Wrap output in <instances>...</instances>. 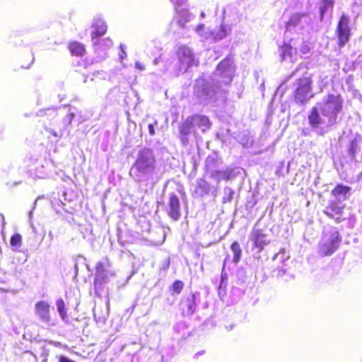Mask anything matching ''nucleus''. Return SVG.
<instances>
[{"label":"nucleus","instance_id":"nucleus-1","mask_svg":"<svg viewBox=\"0 0 362 362\" xmlns=\"http://www.w3.org/2000/svg\"><path fill=\"white\" fill-rule=\"evenodd\" d=\"M235 72L230 57L221 61L207 79L200 77L195 81L194 95L199 104L206 105L224 101L226 88L230 84Z\"/></svg>","mask_w":362,"mask_h":362},{"label":"nucleus","instance_id":"nucleus-2","mask_svg":"<svg viewBox=\"0 0 362 362\" xmlns=\"http://www.w3.org/2000/svg\"><path fill=\"white\" fill-rule=\"evenodd\" d=\"M344 100L341 95L329 94L311 108L308 115L309 126L313 132L323 136L341 120Z\"/></svg>","mask_w":362,"mask_h":362},{"label":"nucleus","instance_id":"nucleus-3","mask_svg":"<svg viewBox=\"0 0 362 362\" xmlns=\"http://www.w3.org/2000/svg\"><path fill=\"white\" fill-rule=\"evenodd\" d=\"M129 175L136 182L146 185L157 183L162 178L163 172L156 165L152 150L144 148L139 151L129 170Z\"/></svg>","mask_w":362,"mask_h":362},{"label":"nucleus","instance_id":"nucleus-4","mask_svg":"<svg viewBox=\"0 0 362 362\" xmlns=\"http://www.w3.org/2000/svg\"><path fill=\"white\" fill-rule=\"evenodd\" d=\"M313 31V22L311 16L306 13H295L292 14L285 23L284 39L293 42H304L308 40Z\"/></svg>","mask_w":362,"mask_h":362},{"label":"nucleus","instance_id":"nucleus-5","mask_svg":"<svg viewBox=\"0 0 362 362\" xmlns=\"http://www.w3.org/2000/svg\"><path fill=\"white\" fill-rule=\"evenodd\" d=\"M211 127L209 119L205 115H194L189 116L179 125V138L183 146L189 144V137L190 135L196 134V129H201L204 132Z\"/></svg>","mask_w":362,"mask_h":362},{"label":"nucleus","instance_id":"nucleus-6","mask_svg":"<svg viewBox=\"0 0 362 362\" xmlns=\"http://www.w3.org/2000/svg\"><path fill=\"white\" fill-rule=\"evenodd\" d=\"M313 94L312 93V80L309 76H303L293 83V97L297 103L308 102Z\"/></svg>","mask_w":362,"mask_h":362},{"label":"nucleus","instance_id":"nucleus-7","mask_svg":"<svg viewBox=\"0 0 362 362\" xmlns=\"http://www.w3.org/2000/svg\"><path fill=\"white\" fill-rule=\"evenodd\" d=\"M177 62L173 72L175 76L181 73H185L195 62V57L192 49L186 46H181L177 51Z\"/></svg>","mask_w":362,"mask_h":362},{"label":"nucleus","instance_id":"nucleus-8","mask_svg":"<svg viewBox=\"0 0 362 362\" xmlns=\"http://www.w3.org/2000/svg\"><path fill=\"white\" fill-rule=\"evenodd\" d=\"M351 19L350 17L343 13L340 16L335 34L338 40V45L339 47H343L350 40L351 38Z\"/></svg>","mask_w":362,"mask_h":362},{"label":"nucleus","instance_id":"nucleus-9","mask_svg":"<svg viewBox=\"0 0 362 362\" xmlns=\"http://www.w3.org/2000/svg\"><path fill=\"white\" fill-rule=\"evenodd\" d=\"M341 241L339 233L336 229L332 230L328 235L324 236L320 245V252L327 256L333 254L339 247Z\"/></svg>","mask_w":362,"mask_h":362},{"label":"nucleus","instance_id":"nucleus-10","mask_svg":"<svg viewBox=\"0 0 362 362\" xmlns=\"http://www.w3.org/2000/svg\"><path fill=\"white\" fill-rule=\"evenodd\" d=\"M107 261H100L96 264V271L95 274L94 286L95 289L100 288L103 284H106L113 276V273L108 269Z\"/></svg>","mask_w":362,"mask_h":362},{"label":"nucleus","instance_id":"nucleus-11","mask_svg":"<svg viewBox=\"0 0 362 362\" xmlns=\"http://www.w3.org/2000/svg\"><path fill=\"white\" fill-rule=\"evenodd\" d=\"M249 239L252 243L254 247L257 249L259 253L271 242L268 235L262 229L256 227L252 230Z\"/></svg>","mask_w":362,"mask_h":362},{"label":"nucleus","instance_id":"nucleus-12","mask_svg":"<svg viewBox=\"0 0 362 362\" xmlns=\"http://www.w3.org/2000/svg\"><path fill=\"white\" fill-rule=\"evenodd\" d=\"M204 25L203 23L199 24L196 28V33L204 37V39H209L212 37L214 41H218L226 37L228 34L231 31V28L226 25H221L217 32L208 33L204 32Z\"/></svg>","mask_w":362,"mask_h":362},{"label":"nucleus","instance_id":"nucleus-13","mask_svg":"<svg viewBox=\"0 0 362 362\" xmlns=\"http://www.w3.org/2000/svg\"><path fill=\"white\" fill-rule=\"evenodd\" d=\"M166 211L168 216L175 221H177L181 216L180 202L179 197L175 193L169 194Z\"/></svg>","mask_w":362,"mask_h":362},{"label":"nucleus","instance_id":"nucleus-14","mask_svg":"<svg viewBox=\"0 0 362 362\" xmlns=\"http://www.w3.org/2000/svg\"><path fill=\"white\" fill-rule=\"evenodd\" d=\"M93 31L91 32V40L93 45L95 47L98 43V39L103 35L107 31V25L100 17L94 18L92 23Z\"/></svg>","mask_w":362,"mask_h":362},{"label":"nucleus","instance_id":"nucleus-15","mask_svg":"<svg viewBox=\"0 0 362 362\" xmlns=\"http://www.w3.org/2000/svg\"><path fill=\"white\" fill-rule=\"evenodd\" d=\"M197 295L190 293L184 297L180 302V309L183 315H192L196 310Z\"/></svg>","mask_w":362,"mask_h":362},{"label":"nucleus","instance_id":"nucleus-16","mask_svg":"<svg viewBox=\"0 0 362 362\" xmlns=\"http://www.w3.org/2000/svg\"><path fill=\"white\" fill-rule=\"evenodd\" d=\"M236 176L235 169L227 168L225 170L217 169L209 177L217 182H220L222 180H228Z\"/></svg>","mask_w":362,"mask_h":362},{"label":"nucleus","instance_id":"nucleus-17","mask_svg":"<svg viewBox=\"0 0 362 362\" xmlns=\"http://www.w3.org/2000/svg\"><path fill=\"white\" fill-rule=\"evenodd\" d=\"M297 49V43L294 45L293 42H291L284 40V43L282 46L279 47V52L281 60H286L291 58L293 53H296Z\"/></svg>","mask_w":362,"mask_h":362},{"label":"nucleus","instance_id":"nucleus-18","mask_svg":"<svg viewBox=\"0 0 362 362\" xmlns=\"http://www.w3.org/2000/svg\"><path fill=\"white\" fill-rule=\"evenodd\" d=\"M349 141L348 152L349 156L354 158L360 148V144L362 142V136L358 134H351Z\"/></svg>","mask_w":362,"mask_h":362},{"label":"nucleus","instance_id":"nucleus-19","mask_svg":"<svg viewBox=\"0 0 362 362\" xmlns=\"http://www.w3.org/2000/svg\"><path fill=\"white\" fill-rule=\"evenodd\" d=\"M222 162L216 156H209L205 160V169L207 173L212 174L220 168Z\"/></svg>","mask_w":362,"mask_h":362},{"label":"nucleus","instance_id":"nucleus-20","mask_svg":"<svg viewBox=\"0 0 362 362\" xmlns=\"http://www.w3.org/2000/svg\"><path fill=\"white\" fill-rule=\"evenodd\" d=\"M211 192V186L209 183L204 179L199 178L197 180V187L195 194L197 196L202 197L207 195Z\"/></svg>","mask_w":362,"mask_h":362},{"label":"nucleus","instance_id":"nucleus-21","mask_svg":"<svg viewBox=\"0 0 362 362\" xmlns=\"http://www.w3.org/2000/svg\"><path fill=\"white\" fill-rule=\"evenodd\" d=\"M351 188L344 185H338L332 190L334 194L339 202L344 201L350 195Z\"/></svg>","mask_w":362,"mask_h":362},{"label":"nucleus","instance_id":"nucleus-22","mask_svg":"<svg viewBox=\"0 0 362 362\" xmlns=\"http://www.w3.org/2000/svg\"><path fill=\"white\" fill-rule=\"evenodd\" d=\"M342 210L343 206L341 202H332L325 212L328 216L333 218L334 215L340 214Z\"/></svg>","mask_w":362,"mask_h":362},{"label":"nucleus","instance_id":"nucleus-23","mask_svg":"<svg viewBox=\"0 0 362 362\" xmlns=\"http://www.w3.org/2000/svg\"><path fill=\"white\" fill-rule=\"evenodd\" d=\"M56 307L62 320L64 322L68 320L67 308L62 298H59L56 301Z\"/></svg>","mask_w":362,"mask_h":362},{"label":"nucleus","instance_id":"nucleus-24","mask_svg":"<svg viewBox=\"0 0 362 362\" xmlns=\"http://www.w3.org/2000/svg\"><path fill=\"white\" fill-rule=\"evenodd\" d=\"M69 50L71 53L76 56H82L85 52V47L83 44L78 42H73L69 45Z\"/></svg>","mask_w":362,"mask_h":362},{"label":"nucleus","instance_id":"nucleus-25","mask_svg":"<svg viewBox=\"0 0 362 362\" xmlns=\"http://www.w3.org/2000/svg\"><path fill=\"white\" fill-rule=\"evenodd\" d=\"M333 0H322L320 4V20L322 21L328 9L332 8Z\"/></svg>","mask_w":362,"mask_h":362},{"label":"nucleus","instance_id":"nucleus-26","mask_svg":"<svg viewBox=\"0 0 362 362\" xmlns=\"http://www.w3.org/2000/svg\"><path fill=\"white\" fill-rule=\"evenodd\" d=\"M231 251L233 253V262L238 264L241 259L242 249L238 242H233L230 245Z\"/></svg>","mask_w":362,"mask_h":362},{"label":"nucleus","instance_id":"nucleus-27","mask_svg":"<svg viewBox=\"0 0 362 362\" xmlns=\"http://www.w3.org/2000/svg\"><path fill=\"white\" fill-rule=\"evenodd\" d=\"M179 20L177 21L176 23L181 28H184L186 23L191 21L192 16L188 11L182 10L178 14Z\"/></svg>","mask_w":362,"mask_h":362},{"label":"nucleus","instance_id":"nucleus-28","mask_svg":"<svg viewBox=\"0 0 362 362\" xmlns=\"http://www.w3.org/2000/svg\"><path fill=\"white\" fill-rule=\"evenodd\" d=\"M10 245L14 251H18L22 246V236L19 233H14L10 238Z\"/></svg>","mask_w":362,"mask_h":362},{"label":"nucleus","instance_id":"nucleus-29","mask_svg":"<svg viewBox=\"0 0 362 362\" xmlns=\"http://www.w3.org/2000/svg\"><path fill=\"white\" fill-rule=\"evenodd\" d=\"M234 195V191L228 187H226L223 189V196L222 198L223 203L230 202Z\"/></svg>","mask_w":362,"mask_h":362},{"label":"nucleus","instance_id":"nucleus-30","mask_svg":"<svg viewBox=\"0 0 362 362\" xmlns=\"http://www.w3.org/2000/svg\"><path fill=\"white\" fill-rule=\"evenodd\" d=\"M182 288H183V283L180 280L175 281L171 287L172 291L176 294L180 293Z\"/></svg>","mask_w":362,"mask_h":362},{"label":"nucleus","instance_id":"nucleus-31","mask_svg":"<svg viewBox=\"0 0 362 362\" xmlns=\"http://www.w3.org/2000/svg\"><path fill=\"white\" fill-rule=\"evenodd\" d=\"M36 313L42 315L45 310V303L43 301L38 302L35 305Z\"/></svg>","mask_w":362,"mask_h":362},{"label":"nucleus","instance_id":"nucleus-32","mask_svg":"<svg viewBox=\"0 0 362 362\" xmlns=\"http://www.w3.org/2000/svg\"><path fill=\"white\" fill-rule=\"evenodd\" d=\"M227 286L226 281H220L219 286H218V295L221 296V295L225 296L226 295V289Z\"/></svg>","mask_w":362,"mask_h":362},{"label":"nucleus","instance_id":"nucleus-33","mask_svg":"<svg viewBox=\"0 0 362 362\" xmlns=\"http://www.w3.org/2000/svg\"><path fill=\"white\" fill-rule=\"evenodd\" d=\"M75 117L74 113L69 112L66 115V116L64 118L63 122L64 125H69L71 123L72 119Z\"/></svg>","mask_w":362,"mask_h":362},{"label":"nucleus","instance_id":"nucleus-34","mask_svg":"<svg viewBox=\"0 0 362 362\" xmlns=\"http://www.w3.org/2000/svg\"><path fill=\"white\" fill-rule=\"evenodd\" d=\"M299 42L303 44L301 45V47H300V52H302V54H303L305 55L309 54V52H310V47H309V46L308 45H305V41L304 42H302L301 41H298L297 42V45Z\"/></svg>","mask_w":362,"mask_h":362},{"label":"nucleus","instance_id":"nucleus-35","mask_svg":"<svg viewBox=\"0 0 362 362\" xmlns=\"http://www.w3.org/2000/svg\"><path fill=\"white\" fill-rule=\"evenodd\" d=\"M112 40L109 38H106V39L103 40V41L101 42V43L99 45L103 47L104 49H105L107 48L110 47L112 46Z\"/></svg>","mask_w":362,"mask_h":362},{"label":"nucleus","instance_id":"nucleus-36","mask_svg":"<svg viewBox=\"0 0 362 362\" xmlns=\"http://www.w3.org/2000/svg\"><path fill=\"white\" fill-rule=\"evenodd\" d=\"M158 124V122L156 121H155L153 124H149L148 125V132L150 134V135L151 136H153L155 135V126H156Z\"/></svg>","mask_w":362,"mask_h":362},{"label":"nucleus","instance_id":"nucleus-37","mask_svg":"<svg viewBox=\"0 0 362 362\" xmlns=\"http://www.w3.org/2000/svg\"><path fill=\"white\" fill-rule=\"evenodd\" d=\"M286 272L285 269H277L274 271L275 276L278 278L282 277Z\"/></svg>","mask_w":362,"mask_h":362},{"label":"nucleus","instance_id":"nucleus-38","mask_svg":"<svg viewBox=\"0 0 362 362\" xmlns=\"http://www.w3.org/2000/svg\"><path fill=\"white\" fill-rule=\"evenodd\" d=\"M126 48V46L124 45H120V49H121V54H119V57L121 59H123L124 57H127V53L124 51V49Z\"/></svg>","mask_w":362,"mask_h":362},{"label":"nucleus","instance_id":"nucleus-39","mask_svg":"<svg viewBox=\"0 0 362 362\" xmlns=\"http://www.w3.org/2000/svg\"><path fill=\"white\" fill-rule=\"evenodd\" d=\"M135 67L139 70H144V66L139 62H136Z\"/></svg>","mask_w":362,"mask_h":362},{"label":"nucleus","instance_id":"nucleus-40","mask_svg":"<svg viewBox=\"0 0 362 362\" xmlns=\"http://www.w3.org/2000/svg\"><path fill=\"white\" fill-rule=\"evenodd\" d=\"M185 0H170L175 5H182Z\"/></svg>","mask_w":362,"mask_h":362},{"label":"nucleus","instance_id":"nucleus-41","mask_svg":"<svg viewBox=\"0 0 362 362\" xmlns=\"http://www.w3.org/2000/svg\"><path fill=\"white\" fill-rule=\"evenodd\" d=\"M227 280H228L227 274H226V273H224L223 271L222 273H221V280L220 281H224L227 282Z\"/></svg>","mask_w":362,"mask_h":362},{"label":"nucleus","instance_id":"nucleus-42","mask_svg":"<svg viewBox=\"0 0 362 362\" xmlns=\"http://www.w3.org/2000/svg\"><path fill=\"white\" fill-rule=\"evenodd\" d=\"M284 252H285V250L284 249H281L278 254H276L274 256L273 259H277L279 256L281 255V254H284Z\"/></svg>","mask_w":362,"mask_h":362},{"label":"nucleus","instance_id":"nucleus-43","mask_svg":"<svg viewBox=\"0 0 362 362\" xmlns=\"http://www.w3.org/2000/svg\"><path fill=\"white\" fill-rule=\"evenodd\" d=\"M240 142L243 146H247L249 144V139H240Z\"/></svg>","mask_w":362,"mask_h":362},{"label":"nucleus","instance_id":"nucleus-44","mask_svg":"<svg viewBox=\"0 0 362 362\" xmlns=\"http://www.w3.org/2000/svg\"><path fill=\"white\" fill-rule=\"evenodd\" d=\"M49 132L50 134H52L55 137H58L59 136L57 133L56 132L53 131V130H49Z\"/></svg>","mask_w":362,"mask_h":362},{"label":"nucleus","instance_id":"nucleus-45","mask_svg":"<svg viewBox=\"0 0 362 362\" xmlns=\"http://www.w3.org/2000/svg\"><path fill=\"white\" fill-rule=\"evenodd\" d=\"M74 269H75V274L77 275L78 274V271L77 264H75Z\"/></svg>","mask_w":362,"mask_h":362},{"label":"nucleus","instance_id":"nucleus-46","mask_svg":"<svg viewBox=\"0 0 362 362\" xmlns=\"http://www.w3.org/2000/svg\"><path fill=\"white\" fill-rule=\"evenodd\" d=\"M160 59L156 58V59H154V61H153V64H158V63L160 62Z\"/></svg>","mask_w":362,"mask_h":362},{"label":"nucleus","instance_id":"nucleus-47","mask_svg":"<svg viewBox=\"0 0 362 362\" xmlns=\"http://www.w3.org/2000/svg\"><path fill=\"white\" fill-rule=\"evenodd\" d=\"M200 16L201 18H205V13L204 11H202L201 14H200Z\"/></svg>","mask_w":362,"mask_h":362},{"label":"nucleus","instance_id":"nucleus-48","mask_svg":"<svg viewBox=\"0 0 362 362\" xmlns=\"http://www.w3.org/2000/svg\"><path fill=\"white\" fill-rule=\"evenodd\" d=\"M297 71H298V70H296V71L293 72V74L291 76H289L288 78H291L292 76L295 75Z\"/></svg>","mask_w":362,"mask_h":362},{"label":"nucleus","instance_id":"nucleus-49","mask_svg":"<svg viewBox=\"0 0 362 362\" xmlns=\"http://www.w3.org/2000/svg\"><path fill=\"white\" fill-rule=\"evenodd\" d=\"M361 179H362V172L361 173L360 176L358 177V180H361Z\"/></svg>","mask_w":362,"mask_h":362},{"label":"nucleus","instance_id":"nucleus-50","mask_svg":"<svg viewBox=\"0 0 362 362\" xmlns=\"http://www.w3.org/2000/svg\"><path fill=\"white\" fill-rule=\"evenodd\" d=\"M336 221H337V222H338V223H339V222L340 221V218H336Z\"/></svg>","mask_w":362,"mask_h":362},{"label":"nucleus","instance_id":"nucleus-51","mask_svg":"<svg viewBox=\"0 0 362 362\" xmlns=\"http://www.w3.org/2000/svg\"><path fill=\"white\" fill-rule=\"evenodd\" d=\"M49 110H52L54 112V110H51L50 108L47 109V112Z\"/></svg>","mask_w":362,"mask_h":362},{"label":"nucleus","instance_id":"nucleus-52","mask_svg":"<svg viewBox=\"0 0 362 362\" xmlns=\"http://www.w3.org/2000/svg\"><path fill=\"white\" fill-rule=\"evenodd\" d=\"M281 262L284 261V259L283 258V257H281Z\"/></svg>","mask_w":362,"mask_h":362},{"label":"nucleus","instance_id":"nucleus-53","mask_svg":"<svg viewBox=\"0 0 362 362\" xmlns=\"http://www.w3.org/2000/svg\"><path fill=\"white\" fill-rule=\"evenodd\" d=\"M280 88H281V86L278 88L276 93L280 90Z\"/></svg>","mask_w":362,"mask_h":362}]
</instances>
